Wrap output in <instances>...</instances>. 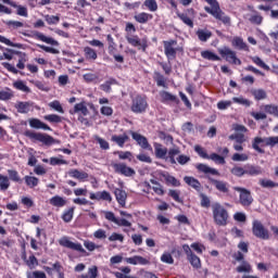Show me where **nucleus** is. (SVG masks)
I'll use <instances>...</instances> for the list:
<instances>
[{"instance_id":"f257e3e1","label":"nucleus","mask_w":278,"mask_h":278,"mask_svg":"<svg viewBox=\"0 0 278 278\" xmlns=\"http://www.w3.org/2000/svg\"><path fill=\"white\" fill-rule=\"evenodd\" d=\"M212 210L215 223L219 227H225V225H227V220H229V212H227V208H225L220 203H215L212 205Z\"/></svg>"},{"instance_id":"f03ea898","label":"nucleus","mask_w":278,"mask_h":278,"mask_svg":"<svg viewBox=\"0 0 278 278\" xmlns=\"http://www.w3.org/2000/svg\"><path fill=\"white\" fill-rule=\"evenodd\" d=\"M262 143H264L265 147H270L273 149L278 144V136L265 138L255 137L252 141V149H254V151H257V153H264V150L260 148Z\"/></svg>"},{"instance_id":"7ed1b4c3","label":"nucleus","mask_w":278,"mask_h":278,"mask_svg":"<svg viewBox=\"0 0 278 278\" xmlns=\"http://www.w3.org/2000/svg\"><path fill=\"white\" fill-rule=\"evenodd\" d=\"M204 10L205 12H207V14H211V16L215 17L216 21L223 23V25L231 27V17H229V15H226V13L220 9V4L217 5L215 9L205 7Z\"/></svg>"},{"instance_id":"20e7f679","label":"nucleus","mask_w":278,"mask_h":278,"mask_svg":"<svg viewBox=\"0 0 278 278\" xmlns=\"http://www.w3.org/2000/svg\"><path fill=\"white\" fill-rule=\"evenodd\" d=\"M25 136L27 138H30V140H34V142H42L46 147H51V144H55V140L53 137L42 134V132H34L31 130H28L25 132Z\"/></svg>"},{"instance_id":"39448f33","label":"nucleus","mask_w":278,"mask_h":278,"mask_svg":"<svg viewBox=\"0 0 278 278\" xmlns=\"http://www.w3.org/2000/svg\"><path fill=\"white\" fill-rule=\"evenodd\" d=\"M233 190L236 192H240L239 194V203L243 207H251L253 205V195L251 194V191H249L247 188L241 187H233Z\"/></svg>"},{"instance_id":"423d86ee","label":"nucleus","mask_w":278,"mask_h":278,"mask_svg":"<svg viewBox=\"0 0 278 278\" xmlns=\"http://www.w3.org/2000/svg\"><path fill=\"white\" fill-rule=\"evenodd\" d=\"M252 232L255 238H260V240H269L270 233L268 232V229L264 227V224L262 222L255 219L252 224Z\"/></svg>"},{"instance_id":"0eeeda50","label":"nucleus","mask_w":278,"mask_h":278,"mask_svg":"<svg viewBox=\"0 0 278 278\" xmlns=\"http://www.w3.org/2000/svg\"><path fill=\"white\" fill-rule=\"evenodd\" d=\"M149 108V103H147V99L142 96H137L132 99L131 104V112L135 114H143V112H147V109Z\"/></svg>"},{"instance_id":"6e6552de","label":"nucleus","mask_w":278,"mask_h":278,"mask_svg":"<svg viewBox=\"0 0 278 278\" xmlns=\"http://www.w3.org/2000/svg\"><path fill=\"white\" fill-rule=\"evenodd\" d=\"M219 54L226 62H229V64H238L240 66L242 64V61L238 59L236 51L231 50V48L224 47L218 50Z\"/></svg>"},{"instance_id":"1a4fd4ad","label":"nucleus","mask_w":278,"mask_h":278,"mask_svg":"<svg viewBox=\"0 0 278 278\" xmlns=\"http://www.w3.org/2000/svg\"><path fill=\"white\" fill-rule=\"evenodd\" d=\"M111 166L117 175H123L124 177H134L136 175V170L125 163H112Z\"/></svg>"},{"instance_id":"9d476101","label":"nucleus","mask_w":278,"mask_h":278,"mask_svg":"<svg viewBox=\"0 0 278 278\" xmlns=\"http://www.w3.org/2000/svg\"><path fill=\"white\" fill-rule=\"evenodd\" d=\"M59 244L61 247H65V249H72V251H78V253H86L84 247L80 243H75L68 240V237H63L59 240Z\"/></svg>"},{"instance_id":"9b49d317","label":"nucleus","mask_w":278,"mask_h":278,"mask_svg":"<svg viewBox=\"0 0 278 278\" xmlns=\"http://www.w3.org/2000/svg\"><path fill=\"white\" fill-rule=\"evenodd\" d=\"M130 136L132 139L137 141V144L141 147V149H147L148 151H153V148H151V144L149 143V140L147 137L136 132V131H130Z\"/></svg>"},{"instance_id":"f8f14e48","label":"nucleus","mask_w":278,"mask_h":278,"mask_svg":"<svg viewBox=\"0 0 278 278\" xmlns=\"http://www.w3.org/2000/svg\"><path fill=\"white\" fill-rule=\"evenodd\" d=\"M165 55L167 60H175L177 58V50L173 48L174 45H177V41L169 40V41H163Z\"/></svg>"},{"instance_id":"ddd939ff","label":"nucleus","mask_w":278,"mask_h":278,"mask_svg":"<svg viewBox=\"0 0 278 278\" xmlns=\"http://www.w3.org/2000/svg\"><path fill=\"white\" fill-rule=\"evenodd\" d=\"M91 201H108L112 203V194L108 191H99L97 193H90Z\"/></svg>"},{"instance_id":"4468645a","label":"nucleus","mask_w":278,"mask_h":278,"mask_svg":"<svg viewBox=\"0 0 278 278\" xmlns=\"http://www.w3.org/2000/svg\"><path fill=\"white\" fill-rule=\"evenodd\" d=\"M231 46L235 49H238V51H249V45L244 42V39H242V37H233L231 40Z\"/></svg>"},{"instance_id":"2eb2a0df","label":"nucleus","mask_w":278,"mask_h":278,"mask_svg":"<svg viewBox=\"0 0 278 278\" xmlns=\"http://www.w3.org/2000/svg\"><path fill=\"white\" fill-rule=\"evenodd\" d=\"M28 123L33 129H43V131H51V127L38 118H30L28 119Z\"/></svg>"},{"instance_id":"dca6fc26","label":"nucleus","mask_w":278,"mask_h":278,"mask_svg":"<svg viewBox=\"0 0 278 278\" xmlns=\"http://www.w3.org/2000/svg\"><path fill=\"white\" fill-rule=\"evenodd\" d=\"M154 153L155 156L159 160H166V155H168V149L164 146H162V143H154Z\"/></svg>"},{"instance_id":"f3484780","label":"nucleus","mask_w":278,"mask_h":278,"mask_svg":"<svg viewBox=\"0 0 278 278\" xmlns=\"http://www.w3.org/2000/svg\"><path fill=\"white\" fill-rule=\"evenodd\" d=\"M208 181H210V184L215 186L216 190H218L219 192H224V193L229 192V187H228L227 182H225L223 180H216L212 177H208Z\"/></svg>"},{"instance_id":"a211bd4d","label":"nucleus","mask_w":278,"mask_h":278,"mask_svg":"<svg viewBox=\"0 0 278 278\" xmlns=\"http://www.w3.org/2000/svg\"><path fill=\"white\" fill-rule=\"evenodd\" d=\"M127 42L131 45V47H138V49H142V51H147L146 39L140 40L138 37H127Z\"/></svg>"},{"instance_id":"6ab92c4d","label":"nucleus","mask_w":278,"mask_h":278,"mask_svg":"<svg viewBox=\"0 0 278 278\" xmlns=\"http://www.w3.org/2000/svg\"><path fill=\"white\" fill-rule=\"evenodd\" d=\"M125 260L127 264H132V266H138V264H140L141 266H147L148 264H150L149 260L140 255H135L132 257H127Z\"/></svg>"},{"instance_id":"aec40b11","label":"nucleus","mask_w":278,"mask_h":278,"mask_svg":"<svg viewBox=\"0 0 278 278\" xmlns=\"http://www.w3.org/2000/svg\"><path fill=\"white\" fill-rule=\"evenodd\" d=\"M195 168L199 170V173H204V175H220L218 169L212 168L203 163L195 165Z\"/></svg>"},{"instance_id":"412c9836","label":"nucleus","mask_w":278,"mask_h":278,"mask_svg":"<svg viewBox=\"0 0 278 278\" xmlns=\"http://www.w3.org/2000/svg\"><path fill=\"white\" fill-rule=\"evenodd\" d=\"M184 181L185 184H187V186H190V188H193V190L201 192V182L199 181V179L192 176H185Z\"/></svg>"},{"instance_id":"4be33fe9","label":"nucleus","mask_w":278,"mask_h":278,"mask_svg":"<svg viewBox=\"0 0 278 278\" xmlns=\"http://www.w3.org/2000/svg\"><path fill=\"white\" fill-rule=\"evenodd\" d=\"M114 194H115L117 203L122 207H125V203L127 202V192H125V190H123V189H115Z\"/></svg>"},{"instance_id":"5701e85b","label":"nucleus","mask_w":278,"mask_h":278,"mask_svg":"<svg viewBox=\"0 0 278 278\" xmlns=\"http://www.w3.org/2000/svg\"><path fill=\"white\" fill-rule=\"evenodd\" d=\"M35 38H37V40H41V42H46L47 45H52L53 47H58L60 45L58 40L47 37L42 33H35Z\"/></svg>"},{"instance_id":"b1692460","label":"nucleus","mask_w":278,"mask_h":278,"mask_svg":"<svg viewBox=\"0 0 278 278\" xmlns=\"http://www.w3.org/2000/svg\"><path fill=\"white\" fill-rule=\"evenodd\" d=\"M262 167L255 165H245V175H250L251 177H255L257 175H262Z\"/></svg>"},{"instance_id":"393cba45","label":"nucleus","mask_w":278,"mask_h":278,"mask_svg":"<svg viewBox=\"0 0 278 278\" xmlns=\"http://www.w3.org/2000/svg\"><path fill=\"white\" fill-rule=\"evenodd\" d=\"M83 114V116H88V106L84 102L77 103L74 106V111H71V114Z\"/></svg>"},{"instance_id":"a878e982","label":"nucleus","mask_w":278,"mask_h":278,"mask_svg":"<svg viewBox=\"0 0 278 278\" xmlns=\"http://www.w3.org/2000/svg\"><path fill=\"white\" fill-rule=\"evenodd\" d=\"M70 177H73L74 179H79L80 181L84 179H88V173L80 172L79 169H71L68 172Z\"/></svg>"},{"instance_id":"bb28decb","label":"nucleus","mask_w":278,"mask_h":278,"mask_svg":"<svg viewBox=\"0 0 278 278\" xmlns=\"http://www.w3.org/2000/svg\"><path fill=\"white\" fill-rule=\"evenodd\" d=\"M111 140L112 142H116L118 147H125V143L127 142V140H129V136H127L126 134L122 136L113 135L111 137Z\"/></svg>"},{"instance_id":"cd10ccee","label":"nucleus","mask_w":278,"mask_h":278,"mask_svg":"<svg viewBox=\"0 0 278 278\" xmlns=\"http://www.w3.org/2000/svg\"><path fill=\"white\" fill-rule=\"evenodd\" d=\"M201 55L204 60H210L211 62H220V56L210 50L202 51Z\"/></svg>"},{"instance_id":"c85d7f7f","label":"nucleus","mask_w":278,"mask_h":278,"mask_svg":"<svg viewBox=\"0 0 278 278\" xmlns=\"http://www.w3.org/2000/svg\"><path fill=\"white\" fill-rule=\"evenodd\" d=\"M50 205H53L54 207H64V205H66V199L60 195H54L50 199Z\"/></svg>"},{"instance_id":"c756f323","label":"nucleus","mask_w":278,"mask_h":278,"mask_svg":"<svg viewBox=\"0 0 278 278\" xmlns=\"http://www.w3.org/2000/svg\"><path fill=\"white\" fill-rule=\"evenodd\" d=\"M150 184L153 185L152 190L155 192V194H159V197H164V187L162 186V184H160L155 179H151Z\"/></svg>"},{"instance_id":"7c9ffc66","label":"nucleus","mask_w":278,"mask_h":278,"mask_svg":"<svg viewBox=\"0 0 278 278\" xmlns=\"http://www.w3.org/2000/svg\"><path fill=\"white\" fill-rule=\"evenodd\" d=\"M151 18H153V15L149 14V13H139L137 15H135V21H137V23H149V21H151Z\"/></svg>"},{"instance_id":"2f4dec72","label":"nucleus","mask_w":278,"mask_h":278,"mask_svg":"<svg viewBox=\"0 0 278 278\" xmlns=\"http://www.w3.org/2000/svg\"><path fill=\"white\" fill-rule=\"evenodd\" d=\"M197 36H198L199 40H201V42H207V40H210V38H212V31L199 29L197 31Z\"/></svg>"},{"instance_id":"473e14b6","label":"nucleus","mask_w":278,"mask_h":278,"mask_svg":"<svg viewBox=\"0 0 278 278\" xmlns=\"http://www.w3.org/2000/svg\"><path fill=\"white\" fill-rule=\"evenodd\" d=\"M162 101H172L173 103H179L177 96L172 94L168 91H161Z\"/></svg>"},{"instance_id":"72a5a7b5","label":"nucleus","mask_w":278,"mask_h":278,"mask_svg":"<svg viewBox=\"0 0 278 278\" xmlns=\"http://www.w3.org/2000/svg\"><path fill=\"white\" fill-rule=\"evenodd\" d=\"M163 178L165 179L166 184H170L175 188H179L181 186V182L175 176L168 175V174H163Z\"/></svg>"},{"instance_id":"f704fd0d","label":"nucleus","mask_w":278,"mask_h":278,"mask_svg":"<svg viewBox=\"0 0 278 278\" xmlns=\"http://www.w3.org/2000/svg\"><path fill=\"white\" fill-rule=\"evenodd\" d=\"M251 94L254 96V99H256V101H262L263 99H266V91L264 89H252Z\"/></svg>"},{"instance_id":"c9c22d12","label":"nucleus","mask_w":278,"mask_h":278,"mask_svg":"<svg viewBox=\"0 0 278 278\" xmlns=\"http://www.w3.org/2000/svg\"><path fill=\"white\" fill-rule=\"evenodd\" d=\"M143 5L150 12H157V1L156 0H146L143 2Z\"/></svg>"},{"instance_id":"e433bc0d","label":"nucleus","mask_w":278,"mask_h":278,"mask_svg":"<svg viewBox=\"0 0 278 278\" xmlns=\"http://www.w3.org/2000/svg\"><path fill=\"white\" fill-rule=\"evenodd\" d=\"M25 184L29 187V188H36V186H38L39 181L37 177L34 176H25L24 177Z\"/></svg>"},{"instance_id":"4c0bfd02","label":"nucleus","mask_w":278,"mask_h":278,"mask_svg":"<svg viewBox=\"0 0 278 278\" xmlns=\"http://www.w3.org/2000/svg\"><path fill=\"white\" fill-rule=\"evenodd\" d=\"M16 108L20 114H27L31 108V104L29 102H20Z\"/></svg>"},{"instance_id":"58836bf2","label":"nucleus","mask_w":278,"mask_h":278,"mask_svg":"<svg viewBox=\"0 0 278 278\" xmlns=\"http://www.w3.org/2000/svg\"><path fill=\"white\" fill-rule=\"evenodd\" d=\"M178 18H180V21H182L185 25H188V27H191V28L194 27V22L192 21V18L188 16V14L178 13Z\"/></svg>"},{"instance_id":"ea45409f","label":"nucleus","mask_w":278,"mask_h":278,"mask_svg":"<svg viewBox=\"0 0 278 278\" xmlns=\"http://www.w3.org/2000/svg\"><path fill=\"white\" fill-rule=\"evenodd\" d=\"M253 268L249 262L243 261L241 265L237 267V273H252Z\"/></svg>"},{"instance_id":"a19ab883","label":"nucleus","mask_w":278,"mask_h":278,"mask_svg":"<svg viewBox=\"0 0 278 278\" xmlns=\"http://www.w3.org/2000/svg\"><path fill=\"white\" fill-rule=\"evenodd\" d=\"M75 214V207H71L67 211H65L62 215V218L64 223H71L73 220V215Z\"/></svg>"},{"instance_id":"79ce46f5","label":"nucleus","mask_w":278,"mask_h":278,"mask_svg":"<svg viewBox=\"0 0 278 278\" xmlns=\"http://www.w3.org/2000/svg\"><path fill=\"white\" fill-rule=\"evenodd\" d=\"M10 188V178L0 174V190L5 192Z\"/></svg>"},{"instance_id":"37998d69","label":"nucleus","mask_w":278,"mask_h":278,"mask_svg":"<svg viewBox=\"0 0 278 278\" xmlns=\"http://www.w3.org/2000/svg\"><path fill=\"white\" fill-rule=\"evenodd\" d=\"M116 84V79L111 78L109 80H106L104 84H102L100 86L101 90H103V92H110L112 90V85Z\"/></svg>"},{"instance_id":"c03bdc74","label":"nucleus","mask_w":278,"mask_h":278,"mask_svg":"<svg viewBox=\"0 0 278 278\" xmlns=\"http://www.w3.org/2000/svg\"><path fill=\"white\" fill-rule=\"evenodd\" d=\"M231 175H235V177H244L245 175V167L235 166L230 170Z\"/></svg>"},{"instance_id":"a18cd8bd","label":"nucleus","mask_w":278,"mask_h":278,"mask_svg":"<svg viewBox=\"0 0 278 278\" xmlns=\"http://www.w3.org/2000/svg\"><path fill=\"white\" fill-rule=\"evenodd\" d=\"M252 62H254V64H256V66L264 68V71H270V67L266 63H264V61H262V59L260 56H253Z\"/></svg>"},{"instance_id":"49530a36","label":"nucleus","mask_w":278,"mask_h":278,"mask_svg":"<svg viewBox=\"0 0 278 278\" xmlns=\"http://www.w3.org/2000/svg\"><path fill=\"white\" fill-rule=\"evenodd\" d=\"M0 42H3L8 47H15V49H22L23 48V45L11 42L10 39H8V38H5L4 36H1V35H0Z\"/></svg>"},{"instance_id":"de8ad7c7","label":"nucleus","mask_w":278,"mask_h":278,"mask_svg":"<svg viewBox=\"0 0 278 278\" xmlns=\"http://www.w3.org/2000/svg\"><path fill=\"white\" fill-rule=\"evenodd\" d=\"M45 21L48 23V25H58L60 23V16L45 15Z\"/></svg>"},{"instance_id":"09e8293b","label":"nucleus","mask_w":278,"mask_h":278,"mask_svg":"<svg viewBox=\"0 0 278 278\" xmlns=\"http://www.w3.org/2000/svg\"><path fill=\"white\" fill-rule=\"evenodd\" d=\"M98 273H99V270H98L97 266H93L88 269V274L81 275L80 277L81 278H97Z\"/></svg>"},{"instance_id":"8fccbe9b","label":"nucleus","mask_w":278,"mask_h":278,"mask_svg":"<svg viewBox=\"0 0 278 278\" xmlns=\"http://www.w3.org/2000/svg\"><path fill=\"white\" fill-rule=\"evenodd\" d=\"M260 184L262 186V188H278V184L273 181V180H268V179H261Z\"/></svg>"},{"instance_id":"3c124183","label":"nucleus","mask_w":278,"mask_h":278,"mask_svg":"<svg viewBox=\"0 0 278 278\" xmlns=\"http://www.w3.org/2000/svg\"><path fill=\"white\" fill-rule=\"evenodd\" d=\"M188 260L193 268H201V258H199V256L193 254L192 256L188 257Z\"/></svg>"},{"instance_id":"603ef678","label":"nucleus","mask_w":278,"mask_h":278,"mask_svg":"<svg viewBox=\"0 0 278 278\" xmlns=\"http://www.w3.org/2000/svg\"><path fill=\"white\" fill-rule=\"evenodd\" d=\"M233 103H238L239 105H244L245 108H250L251 106V101H249L248 99H244L242 97H238V98H232Z\"/></svg>"},{"instance_id":"864d4df0","label":"nucleus","mask_w":278,"mask_h":278,"mask_svg":"<svg viewBox=\"0 0 278 278\" xmlns=\"http://www.w3.org/2000/svg\"><path fill=\"white\" fill-rule=\"evenodd\" d=\"M49 108H51L52 110H55V112H59L60 114H64V109L62 108V104H60V101L58 100L50 102Z\"/></svg>"},{"instance_id":"5fc2aeb1","label":"nucleus","mask_w":278,"mask_h":278,"mask_svg":"<svg viewBox=\"0 0 278 278\" xmlns=\"http://www.w3.org/2000/svg\"><path fill=\"white\" fill-rule=\"evenodd\" d=\"M231 160L232 162H247V160H249V155L244 153H235Z\"/></svg>"},{"instance_id":"6e6d98bb","label":"nucleus","mask_w":278,"mask_h":278,"mask_svg":"<svg viewBox=\"0 0 278 278\" xmlns=\"http://www.w3.org/2000/svg\"><path fill=\"white\" fill-rule=\"evenodd\" d=\"M8 174H9V178L11 179V181L21 184V176H18V172H16L14 169H9Z\"/></svg>"},{"instance_id":"4d7b16f0","label":"nucleus","mask_w":278,"mask_h":278,"mask_svg":"<svg viewBox=\"0 0 278 278\" xmlns=\"http://www.w3.org/2000/svg\"><path fill=\"white\" fill-rule=\"evenodd\" d=\"M194 151L200 155V157H203L204 160H208L210 155L201 146H194Z\"/></svg>"},{"instance_id":"13d9d810","label":"nucleus","mask_w":278,"mask_h":278,"mask_svg":"<svg viewBox=\"0 0 278 278\" xmlns=\"http://www.w3.org/2000/svg\"><path fill=\"white\" fill-rule=\"evenodd\" d=\"M43 118L48 121V123H60L62 121V117L55 114L45 115Z\"/></svg>"},{"instance_id":"bf43d9fd","label":"nucleus","mask_w":278,"mask_h":278,"mask_svg":"<svg viewBox=\"0 0 278 278\" xmlns=\"http://www.w3.org/2000/svg\"><path fill=\"white\" fill-rule=\"evenodd\" d=\"M85 54L88 60H97V52L90 47L85 48Z\"/></svg>"},{"instance_id":"052dcab7","label":"nucleus","mask_w":278,"mask_h":278,"mask_svg":"<svg viewBox=\"0 0 278 278\" xmlns=\"http://www.w3.org/2000/svg\"><path fill=\"white\" fill-rule=\"evenodd\" d=\"M13 8H16V10H17L16 14H17V16H24L25 18H27V16H29L26 7L16 4V7H13Z\"/></svg>"},{"instance_id":"680f3d73","label":"nucleus","mask_w":278,"mask_h":278,"mask_svg":"<svg viewBox=\"0 0 278 278\" xmlns=\"http://www.w3.org/2000/svg\"><path fill=\"white\" fill-rule=\"evenodd\" d=\"M249 21L253 25H262V21H264V17L262 15H260V14H254V15H251Z\"/></svg>"},{"instance_id":"e2e57ef3","label":"nucleus","mask_w":278,"mask_h":278,"mask_svg":"<svg viewBox=\"0 0 278 278\" xmlns=\"http://www.w3.org/2000/svg\"><path fill=\"white\" fill-rule=\"evenodd\" d=\"M208 160L216 162V164H225V157L216 153H212L211 155H208Z\"/></svg>"},{"instance_id":"0e129e2a","label":"nucleus","mask_w":278,"mask_h":278,"mask_svg":"<svg viewBox=\"0 0 278 278\" xmlns=\"http://www.w3.org/2000/svg\"><path fill=\"white\" fill-rule=\"evenodd\" d=\"M161 262H163L164 264H175V260L173 258V255H170V253H164L161 256Z\"/></svg>"},{"instance_id":"69168bd1","label":"nucleus","mask_w":278,"mask_h":278,"mask_svg":"<svg viewBox=\"0 0 278 278\" xmlns=\"http://www.w3.org/2000/svg\"><path fill=\"white\" fill-rule=\"evenodd\" d=\"M93 237L97 238V240H105L108 233L103 229H98L93 232Z\"/></svg>"},{"instance_id":"338daca9","label":"nucleus","mask_w":278,"mask_h":278,"mask_svg":"<svg viewBox=\"0 0 278 278\" xmlns=\"http://www.w3.org/2000/svg\"><path fill=\"white\" fill-rule=\"evenodd\" d=\"M176 162H178V164H180V166H185V164H188V162H190V156H188L186 154H180L176 159Z\"/></svg>"},{"instance_id":"774afa93","label":"nucleus","mask_w":278,"mask_h":278,"mask_svg":"<svg viewBox=\"0 0 278 278\" xmlns=\"http://www.w3.org/2000/svg\"><path fill=\"white\" fill-rule=\"evenodd\" d=\"M137 160H139V162H144L146 164H151L153 162L151 156L144 153L138 154Z\"/></svg>"}]
</instances>
